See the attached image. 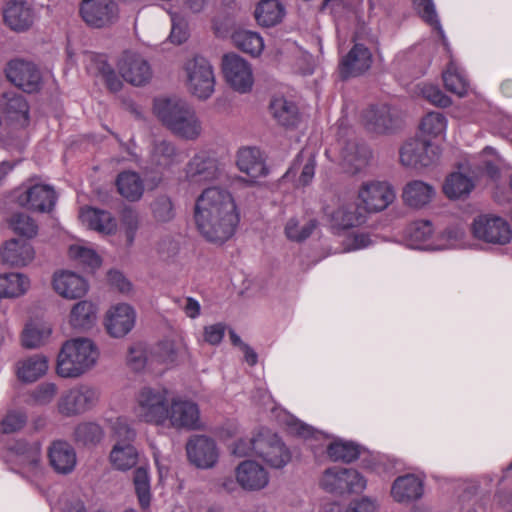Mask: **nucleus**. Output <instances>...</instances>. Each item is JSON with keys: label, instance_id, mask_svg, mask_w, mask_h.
Segmentation results:
<instances>
[{"label": "nucleus", "instance_id": "f257e3e1", "mask_svg": "<svg viewBox=\"0 0 512 512\" xmlns=\"http://www.w3.org/2000/svg\"><path fill=\"white\" fill-rule=\"evenodd\" d=\"M193 220L207 242L223 245L234 236L240 222L233 194L218 186L205 188L195 200Z\"/></svg>", "mask_w": 512, "mask_h": 512}, {"label": "nucleus", "instance_id": "f03ea898", "mask_svg": "<svg viewBox=\"0 0 512 512\" xmlns=\"http://www.w3.org/2000/svg\"><path fill=\"white\" fill-rule=\"evenodd\" d=\"M154 113L162 125L178 138L195 141L203 134V122L196 110L181 99L158 98Z\"/></svg>", "mask_w": 512, "mask_h": 512}, {"label": "nucleus", "instance_id": "7ed1b4c3", "mask_svg": "<svg viewBox=\"0 0 512 512\" xmlns=\"http://www.w3.org/2000/svg\"><path fill=\"white\" fill-rule=\"evenodd\" d=\"M98 345L88 337L66 340L56 358V373L66 379L79 378L96 367L100 359Z\"/></svg>", "mask_w": 512, "mask_h": 512}, {"label": "nucleus", "instance_id": "20e7f679", "mask_svg": "<svg viewBox=\"0 0 512 512\" xmlns=\"http://www.w3.org/2000/svg\"><path fill=\"white\" fill-rule=\"evenodd\" d=\"M170 394L163 387H143L135 398L134 414L144 423L164 426L167 424Z\"/></svg>", "mask_w": 512, "mask_h": 512}, {"label": "nucleus", "instance_id": "39448f33", "mask_svg": "<svg viewBox=\"0 0 512 512\" xmlns=\"http://www.w3.org/2000/svg\"><path fill=\"white\" fill-rule=\"evenodd\" d=\"M2 457L10 465L11 469L26 477L36 478L42 474L44 466L41 447L36 442L13 441L7 445Z\"/></svg>", "mask_w": 512, "mask_h": 512}, {"label": "nucleus", "instance_id": "423d86ee", "mask_svg": "<svg viewBox=\"0 0 512 512\" xmlns=\"http://www.w3.org/2000/svg\"><path fill=\"white\" fill-rule=\"evenodd\" d=\"M183 80L187 91L206 100L215 91V74L211 63L203 56H193L183 64Z\"/></svg>", "mask_w": 512, "mask_h": 512}, {"label": "nucleus", "instance_id": "0eeeda50", "mask_svg": "<svg viewBox=\"0 0 512 512\" xmlns=\"http://www.w3.org/2000/svg\"><path fill=\"white\" fill-rule=\"evenodd\" d=\"M360 121L364 129L374 135H391L402 126L400 110L387 103L370 104L362 110Z\"/></svg>", "mask_w": 512, "mask_h": 512}, {"label": "nucleus", "instance_id": "6e6552de", "mask_svg": "<svg viewBox=\"0 0 512 512\" xmlns=\"http://www.w3.org/2000/svg\"><path fill=\"white\" fill-rule=\"evenodd\" d=\"M99 391L88 384H78L64 391L58 399V413L65 417L84 414L94 408L99 401Z\"/></svg>", "mask_w": 512, "mask_h": 512}, {"label": "nucleus", "instance_id": "1a4fd4ad", "mask_svg": "<svg viewBox=\"0 0 512 512\" xmlns=\"http://www.w3.org/2000/svg\"><path fill=\"white\" fill-rule=\"evenodd\" d=\"M325 155L332 161L339 162L346 173L357 174L364 170L371 158V150L365 144L356 141H338L337 147L325 150Z\"/></svg>", "mask_w": 512, "mask_h": 512}, {"label": "nucleus", "instance_id": "9d476101", "mask_svg": "<svg viewBox=\"0 0 512 512\" xmlns=\"http://www.w3.org/2000/svg\"><path fill=\"white\" fill-rule=\"evenodd\" d=\"M471 231L473 236L490 245L504 246L512 240V228L503 217L481 214L474 218Z\"/></svg>", "mask_w": 512, "mask_h": 512}, {"label": "nucleus", "instance_id": "9b49d317", "mask_svg": "<svg viewBox=\"0 0 512 512\" xmlns=\"http://www.w3.org/2000/svg\"><path fill=\"white\" fill-rule=\"evenodd\" d=\"M366 486L365 477L352 468L335 466L326 469L322 474V488L337 495L361 493Z\"/></svg>", "mask_w": 512, "mask_h": 512}, {"label": "nucleus", "instance_id": "f8f14e48", "mask_svg": "<svg viewBox=\"0 0 512 512\" xmlns=\"http://www.w3.org/2000/svg\"><path fill=\"white\" fill-rule=\"evenodd\" d=\"M358 199L367 212H381L396 199L394 186L386 180H367L358 189Z\"/></svg>", "mask_w": 512, "mask_h": 512}, {"label": "nucleus", "instance_id": "ddd939ff", "mask_svg": "<svg viewBox=\"0 0 512 512\" xmlns=\"http://www.w3.org/2000/svg\"><path fill=\"white\" fill-rule=\"evenodd\" d=\"M222 72L227 84L239 93H248L254 84L251 64L237 54H226L222 58Z\"/></svg>", "mask_w": 512, "mask_h": 512}, {"label": "nucleus", "instance_id": "4468645a", "mask_svg": "<svg viewBox=\"0 0 512 512\" xmlns=\"http://www.w3.org/2000/svg\"><path fill=\"white\" fill-rule=\"evenodd\" d=\"M440 156V147L428 140L412 138L400 149L402 165L411 168H423L433 165Z\"/></svg>", "mask_w": 512, "mask_h": 512}, {"label": "nucleus", "instance_id": "2eb2a0df", "mask_svg": "<svg viewBox=\"0 0 512 512\" xmlns=\"http://www.w3.org/2000/svg\"><path fill=\"white\" fill-rule=\"evenodd\" d=\"M79 11L83 21L93 28L108 27L119 16L118 5L114 0H82Z\"/></svg>", "mask_w": 512, "mask_h": 512}, {"label": "nucleus", "instance_id": "dca6fc26", "mask_svg": "<svg viewBox=\"0 0 512 512\" xmlns=\"http://www.w3.org/2000/svg\"><path fill=\"white\" fill-rule=\"evenodd\" d=\"M167 423L176 429H198L200 427L198 405L183 397H172L169 403Z\"/></svg>", "mask_w": 512, "mask_h": 512}, {"label": "nucleus", "instance_id": "f3484780", "mask_svg": "<svg viewBox=\"0 0 512 512\" xmlns=\"http://www.w3.org/2000/svg\"><path fill=\"white\" fill-rule=\"evenodd\" d=\"M223 169L217 159L207 152L195 154L185 166V178L192 184H202L220 179Z\"/></svg>", "mask_w": 512, "mask_h": 512}, {"label": "nucleus", "instance_id": "a211bd4d", "mask_svg": "<svg viewBox=\"0 0 512 512\" xmlns=\"http://www.w3.org/2000/svg\"><path fill=\"white\" fill-rule=\"evenodd\" d=\"M257 447L256 457L273 468H282L291 459L290 452L281 439L268 429L260 430V442L257 443Z\"/></svg>", "mask_w": 512, "mask_h": 512}, {"label": "nucleus", "instance_id": "6ab92c4d", "mask_svg": "<svg viewBox=\"0 0 512 512\" xmlns=\"http://www.w3.org/2000/svg\"><path fill=\"white\" fill-rule=\"evenodd\" d=\"M7 79L27 93L39 90L41 85V73L31 62L23 60H12L5 69Z\"/></svg>", "mask_w": 512, "mask_h": 512}, {"label": "nucleus", "instance_id": "aec40b11", "mask_svg": "<svg viewBox=\"0 0 512 512\" xmlns=\"http://www.w3.org/2000/svg\"><path fill=\"white\" fill-rule=\"evenodd\" d=\"M237 484L245 491L256 492L265 489L270 481L267 469L255 460H244L234 470Z\"/></svg>", "mask_w": 512, "mask_h": 512}, {"label": "nucleus", "instance_id": "412c9836", "mask_svg": "<svg viewBox=\"0 0 512 512\" xmlns=\"http://www.w3.org/2000/svg\"><path fill=\"white\" fill-rule=\"evenodd\" d=\"M117 66L122 78L135 86L144 85L152 76L150 65L146 59L133 51H125Z\"/></svg>", "mask_w": 512, "mask_h": 512}, {"label": "nucleus", "instance_id": "4be33fe9", "mask_svg": "<svg viewBox=\"0 0 512 512\" xmlns=\"http://www.w3.org/2000/svg\"><path fill=\"white\" fill-rule=\"evenodd\" d=\"M0 107L8 125L24 128L29 124L30 106L22 94L14 91L3 93Z\"/></svg>", "mask_w": 512, "mask_h": 512}, {"label": "nucleus", "instance_id": "5701e85b", "mask_svg": "<svg viewBox=\"0 0 512 512\" xmlns=\"http://www.w3.org/2000/svg\"><path fill=\"white\" fill-rule=\"evenodd\" d=\"M186 451L189 461L201 469H209L216 465L219 458V451L214 440L198 435L191 438Z\"/></svg>", "mask_w": 512, "mask_h": 512}, {"label": "nucleus", "instance_id": "b1692460", "mask_svg": "<svg viewBox=\"0 0 512 512\" xmlns=\"http://www.w3.org/2000/svg\"><path fill=\"white\" fill-rule=\"evenodd\" d=\"M136 312L129 304L120 303L108 309L104 319L107 333L113 338L126 336L135 326Z\"/></svg>", "mask_w": 512, "mask_h": 512}, {"label": "nucleus", "instance_id": "393cba45", "mask_svg": "<svg viewBox=\"0 0 512 512\" xmlns=\"http://www.w3.org/2000/svg\"><path fill=\"white\" fill-rule=\"evenodd\" d=\"M18 204L29 210L41 213L50 212L56 203L54 189L45 184H35L16 196Z\"/></svg>", "mask_w": 512, "mask_h": 512}, {"label": "nucleus", "instance_id": "a878e982", "mask_svg": "<svg viewBox=\"0 0 512 512\" xmlns=\"http://www.w3.org/2000/svg\"><path fill=\"white\" fill-rule=\"evenodd\" d=\"M52 287L59 296L69 300L84 297L89 289L86 279L70 270L56 271L52 277Z\"/></svg>", "mask_w": 512, "mask_h": 512}, {"label": "nucleus", "instance_id": "bb28decb", "mask_svg": "<svg viewBox=\"0 0 512 512\" xmlns=\"http://www.w3.org/2000/svg\"><path fill=\"white\" fill-rule=\"evenodd\" d=\"M403 238L405 245L411 249L436 251V234L428 220H418L408 225Z\"/></svg>", "mask_w": 512, "mask_h": 512}, {"label": "nucleus", "instance_id": "cd10ccee", "mask_svg": "<svg viewBox=\"0 0 512 512\" xmlns=\"http://www.w3.org/2000/svg\"><path fill=\"white\" fill-rule=\"evenodd\" d=\"M391 497L399 504H410L424 494V481L415 474L398 476L392 483Z\"/></svg>", "mask_w": 512, "mask_h": 512}, {"label": "nucleus", "instance_id": "c85d7f7f", "mask_svg": "<svg viewBox=\"0 0 512 512\" xmlns=\"http://www.w3.org/2000/svg\"><path fill=\"white\" fill-rule=\"evenodd\" d=\"M371 64L372 54L370 50L362 44H355L342 59L339 72L343 79L355 77L368 71Z\"/></svg>", "mask_w": 512, "mask_h": 512}, {"label": "nucleus", "instance_id": "c756f323", "mask_svg": "<svg viewBox=\"0 0 512 512\" xmlns=\"http://www.w3.org/2000/svg\"><path fill=\"white\" fill-rule=\"evenodd\" d=\"M269 111L277 124L285 128H296L302 120L296 103L283 96H275L271 99Z\"/></svg>", "mask_w": 512, "mask_h": 512}, {"label": "nucleus", "instance_id": "7c9ffc66", "mask_svg": "<svg viewBox=\"0 0 512 512\" xmlns=\"http://www.w3.org/2000/svg\"><path fill=\"white\" fill-rule=\"evenodd\" d=\"M79 219L83 225L100 234L111 235L117 230V220L106 210L84 207L80 210Z\"/></svg>", "mask_w": 512, "mask_h": 512}, {"label": "nucleus", "instance_id": "2f4dec72", "mask_svg": "<svg viewBox=\"0 0 512 512\" xmlns=\"http://www.w3.org/2000/svg\"><path fill=\"white\" fill-rule=\"evenodd\" d=\"M237 167L251 178V181L268 173L262 152L257 148L244 147L237 153Z\"/></svg>", "mask_w": 512, "mask_h": 512}, {"label": "nucleus", "instance_id": "473e14b6", "mask_svg": "<svg viewBox=\"0 0 512 512\" xmlns=\"http://www.w3.org/2000/svg\"><path fill=\"white\" fill-rule=\"evenodd\" d=\"M48 457L50 465L59 474H69L77 463L74 448L65 441H55L49 448Z\"/></svg>", "mask_w": 512, "mask_h": 512}, {"label": "nucleus", "instance_id": "72a5a7b5", "mask_svg": "<svg viewBox=\"0 0 512 512\" xmlns=\"http://www.w3.org/2000/svg\"><path fill=\"white\" fill-rule=\"evenodd\" d=\"M436 195L433 185L422 180H413L408 182L402 191L404 203L415 209L427 206Z\"/></svg>", "mask_w": 512, "mask_h": 512}, {"label": "nucleus", "instance_id": "f704fd0d", "mask_svg": "<svg viewBox=\"0 0 512 512\" xmlns=\"http://www.w3.org/2000/svg\"><path fill=\"white\" fill-rule=\"evenodd\" d=\"M34 257L35 251L32 245L24 240L11 239L5 242L1 249L3 262L11 266H26Z\"/></svg>", "mask_w": 512, "mask_h": 512}, {"label": "nucleus", "instance_id": "c9c22d12", "mask_svg": "<svg viewBox=\"0 0 512 512\" xmlns=\"http://www.w3.org/2000/svg\"><path fill=\"white\" fill-rule=\"evenodd\" d=\"M183 160L181 152L172 141L158 139L153 142L150 151V162L152 165L167 169L181 163Z\"/></svg>", "mask_w": 512, "mask_h": 512}, {"label": "nucleus", "instance_id": "e433bc0d", "mask_svg": "<svg viewBox=\"0 0 512 512\" xmlns=\"http://www.w3.org/2000/svg\"><path fill=\"white\" fill-rule=\"evenodd\" d=\"M48 369V358L43 354H34L17 362L16 375L20 381L32 383L43 377Z\"/></svg>", "mask_w": 512, "mask_h": 512}, {"label": "nucleus", "instance_id": "4c0bfd02", "mask_svg": "<svg viewBox=\"0 0 512 512\" xmlns=\"http://www.w3.org/2000/svg\"><path fill=\"white\" fill-rule=\"evenodd\" d=\"M4 21L14 31L28 29L34 20L31 7L24 1H11L3 12Z\"/></svg>", "mask_w": 512, "mask_h": 512}, {"label": "nucleus", "instance_id": "58836bf2", "mask_svg": "<svg viewBox=\"0 0 512 512\" xmlns=\"http://www.w3.org/2000/svg\"><path fill=\"white\" fill-rule=\"evenodd\" d=\"M31 288L28 275L21 272L0 274V300L17 299L24 296Z\"/></svg>", "mask_w": 512, "mask_h": 512}, {"label": "nucleus", "instance_id": "ea45409f", "mask_svg": "<svg viewBox=\"0 0 512 512\" xmlns=\"http://www.w3.org/2000/svg\"><path fill=\"white\" fill-rule=\"evenodd\" d=\"M97 314L96 304L89 300H81L72 306L69 313V324L75 330H89L95 325Z\"/></svg>", "mask_w": 512, "mask_h": 512}, {"label": "nucleus", "instance_id": "a19ab883", "mask_svg": "<svg viewBox=\"0 0 512 512\" xmlns=\"http://www.w3.org/2000/svg\"><path fill=\"white\" fill-rule=\"evenodd\" d=\"M325 216L335 231L357 227L364 223L365 217L354 206H340L336 210H325Z\"/></svg>", "mask_w": 512, "mask_h": 512}, {"label": "nucleus", "instance_id": "79ce46f5", "mask_svg": "<svg viewBox=\"0 0 512 512\" xmlns=\"http://www.w3.org/2000/svg\"><path fill=\"white\" fill-rule=\"evenodd\" d=\"M318 226L316 217L302 216L289 218L284 225V235L292 242L301 243L307 240Z\"/></svg>", "mask_w": 512, "mask_h": 512}, {"label": "nucleus", "instance_id": "37998d69", "mask_svg": "<svg viewBox=\"0 0 512 512\" xmlns=\"http://www.w3.org/2000/svg\"><path fill=\"white\" fill-rule=\"evenodd\" d=\"M445 88L462 97L469 89V81L462 67L454 60L450 59L447 68L442 73Z\"/></svg>", "mask_w": 512, "mask_h": 512}, {"label": "nucleus", "instance_id": "c03bdc74", "mask_svg": "<svg viewBox=\"0 0 512 512\" xmlns=\"http://www.w3.org/2000/svg\"><path fill=\"white\" fill-rule=\"evenodd\" d=\"M329 458L333 461L350 463L355 461L361 454V446L357 443L342 438H332L326 444Z\"/></svg>", "mask_w": 512, "mask_h": 512}, {"label": "nucleus", "instance_id": "a18cd8bd", "mask_svg": "<svg viewBox=\"0 0 512 512\" xmlns=\"http://www.w3.org/2000/svg\"><path fill=\"white\" fill-rule=\"evenodd\" d=\"M254 15L260 26L272 27L282 21L285 9L278 0H261L255 8Z\"/></svg>", "mask_w": 512, "mask_h": 512}, {"label": "nucleus", "instance_id": "49530a36", "mask_svg": "<svg viewBox=\"0 0 512 512\" xmlns=\"http://www.w3.org/2000/svg\"><path fill=\"white\" fill-rule=\"evenodd\" d=\"M116 186L121 196L131 202L141 199L144 193V184L136 172L124 171L116 180Z\"/></svg>", "mask_w": 512, "mask_h": 512}, {"label": "nucleus", "instance_id": "de8ad7c7", "mask_svg": "<svg viewBox=\"0 0 512 512\" xmlns=\"http://www.w3.org/2000/svg\"><path fill=\"white\" fill-rule=\"evenodd\" d=\"M111 465L119 471H127L138 462V452L130 443L117 442L109 455Z\"/></svg>", "mask_w": 512, "mask_h": 512}, {"label": "nucleus", "instance_id": "09e8293b", "mask_svg": "<svg viewBox=\"0 0 512 512\" xmlns=\"http://www.w3.org/2000/svg\"><path fill=\"white\" fill-rule=\"evenodd\" d=\"M231 38L238 49L253 57H258L264 49V40L257 32L239 29L233 32Z\"/></svg>", "mask_w": 512, "mask_h": 512}, {"label": "nucleus", "instance_id": "8fccbe9b", "mask_svg": "<svg viewBox=\"0 0 512 512\" xmlns=\"http://www.w3.org/2000/svg\"><path fill=\"white\" fill-rule=\"evenodd\" d=\"M473 188L472 178L459 172H453L446 178L443 192L449 199H460L468 196Z\"/></svg>", "mask_w": 512, "mask_h": 512}, {"label": "nucleus", "instance_id": "3c124183", "mask_svg": "<svg viewBox=\"0 0 512 512\" xmlns=\"http://www.w3.org/2000/svg\"><path fill=\"white\" fill-rule=\"evenodd\" d=\"M52 334V326L46 322L28 324L22 333V344L26 348H38L45 345Z\"/></svg>", "mask_w": 512, "mask_h": 512}, {"label": "nucleus", "instance_id": "603ef678", "mask_svg": "<svg viewBox=\"0 0 512 512\" xmlns=\"http://www.w3.org/2000/svg\"><path fill=\"white\" fill-rule=\"evenodd\" d=\"M447 118L440 112H429L421 120V133L430 138L444 139L447 132Z\"/></svg>", "mask_w": 512, "mask_h": 512}, {"label": "nucleus", "instance_id": "864d4df0", "mask_svg": "<svg viewBox=\"0 0 512 512\" xmlns=\"http://www.w3.org/2000/svg\"><path fill=\"white\" fill-rule=\"evenodd\" d=\"M413 5L420 17L438 32L444 46L448 50L449 45L444 30L438 19L433 0H413Z\"/></svg>", "mask_w": 512, "mask_h": 512}, {"label": "nucleus", "instance_id": "5fc2aeb1", "mask_svg": "<svg viewBox=\"0 0 512 512\" xmlns=\"http://www.w3.org/2000/svg\"><path fill=\"white\" fill-rule=\"evenodd\" d=\"M178 358V347L172 340L159 342L151 350V365L159 364L165 368L172 367Z\"/></svg>", "mask_w": 512, "mask_h": 512}, {"label": "nucleus", "instance_id": "6e6d98bb", "mask_svg": "<svg viewBox=\"0 0 512 512\" xmlns=\"http://www.w3.org/2000/svg\"><path fill=\"white\" fill-rule=\"evenodd\" d=\"M103 436V429L96 422H81L74 430V440L84 446H94L98 444L102 440Z\"/></svg>", "mask_w": 512, "mask_h": 512}, {"label": "nucleus", "instance_id": "4d7b16f0", "mask_svg": "<svg viewBox=\"0 0 512 512\" xmlns=\"http://www.w3.org/2000/svg\"><path fill=\"white\" fill-rule=\"evenodd\" d=\"M465 231L460 225L447 227L444 231L436 234V251L465 247Z\"/></svg>", "mask_w": 512, "mask_h": 512}, {"label": "nucleus", "instance_id": "13d9d810", "mask_svg": "<svg viewBox=\"0 0 512 512\" xmlns=\"http://www.w3.org/2000/svg\"><path fill=\"white\" fill-rule=\"evenodd\" d=\"M153 220L158 224L171 222L176 215L174 203L167 195H159L150 203Z\"/></svg>", "mask_w": 512, "mask_h": 512}, {"label": "nucleus", "instance_id": "bf43d9fd", "mask_svg": "<svg viewBox=\"0 0 512 512\" xmlns=\"http://www.w3.org/2000/svg\"><path fill=\"white\" fill-rule=\"evenodd\" d=\"M133 483L141 508L147 509L151 502V490L150 477L146 468L139 467L135 470Z\"/></svg>", "mask_w": 512, "mask_h": 512}, {"label": "nucleus", "instance_id": "052dcab7", "mask_svg": "<svg viewBox=\"0 0 512 512\" xmlns=\"http://www.w3.org/2000/svg\"><path fill=\"white\" fill-rule=\"evenodd\" d=\"M10 226L15 233L27 238L34 237L38 231V226L35 221L23 212L12 215Z\"/></svg>", "mask_w": 512, "mask_h": 512}, {"label": "nucleus", "instance_id": "680f3d73", "mask_svg": "<svg viewBox=\"0 0 512 512\" xmlns=\"http://www.w3.org/2000/svg\"><path fill=\"white\" fill-rule=\"evenodd\" d=\"M69 256L77 260L80 264L87 266L88 268L95 269L100 266L101 260L97 253L82 245H71L69 247Z\"/></svg>", "mask_w": 512, "mask_h": 512}, {"label": "nucleus", "instance_id": "e2e57ef3", "mask_svg": "<svg viewBox=\"0 0 512 512\" xmlns=\"http://www.w3.org/2000/svg\"><path fill=\"white\" fill-rule=\"evenodd\" d=\"M260 442V430L251 437L241 438L235 441L231 448V452L237 457L257 456V443Z\"/></svg>", "mask_w": 512, "mask_h": 512}, {"label": "nucleus", "instance_id": "0e129e2a", "mask_svg": "<svg viewBox=\"0 0 512 512\" xmlns=\"http://www.w3.org/2000/svg\"><path fill=\"white\" fill-rule=\"evenodd\" d=\"M127 364L134 371L143 370L147 364L151 365V352L147 353L144 345L138 343L129 348Z\"/></svg>", "mask_w": 512, "mask_h": 512}, {"label": "nucleus", "instance_id": "69168bd1", "mask_svg": "<svg viewBox=\"0 0 512 512\" xmlns=\"http://www.w3.org/2000/svg\"><path fill=\"white\" fill-rule=\"evenodd\" d=\"M121 221L125 228L127 242L129 245H132L141 224L140 215L133 208H125L122 211Z\"/></svg>", "mask_w": 512, "mask_h": 512}, {"label": "nucleus", "instance_id": "338daca9", "mask_svg": "<svg viewBox=\"0 0 512 512\" xmlns=\"http://www.w3.org/2000/svg\"><path fill=\"white\" fill-rule=\"evenodd\" d=\"M482 162L484 164L483 171L492 179H497L499 176V168L502 162L501 157L496 150L487 146L482 151Z\"/></svg>", "mask_w": 512, "mask_h": 512}, {"label": "nucleus", "instance_id": "774afa93", "mask_svg": "<svg viewBox=\"0 0 512 512\" xmlns=\"http://www.w3.org/2000/svg\"><path fill=\"white\" fill-rule=\"evenodd\" d=\"M27 421V416L21 411H9L1 421V431L9 434L21 430Z\"/></svg>", "mask_w": 512, "mask_h": 512}]
</instances>
